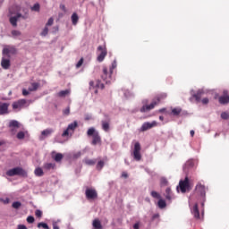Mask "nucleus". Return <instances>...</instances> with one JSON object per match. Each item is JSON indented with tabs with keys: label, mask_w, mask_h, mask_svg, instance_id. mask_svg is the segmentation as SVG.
<instances>
[{
	"label": "nucleus",
	"mask_w": 229,
	"mask_h": 229,
	"mask_svg": "<svg viewBox=\"0 0 229 229\" xmlns=\"http://www.w3.org/2000/svg\"><path fill=\"white\" fill-rule=\"evenodd\" d=\"M165 98H167V94L161 93L157 95L156 98L152 99V102L150 104H146L148 103V100L143 101L144 105L140 109V112H141V114H144L146 112H150V110H153L155 106H157V105H160L161 101H164Z\"/></svg>",
	"instance_id": "nucleus-1"
},
{
	"label": "nucleus",
	"mask_w": 229,
	"mask_h": 229,
	"mask_svg": "<svg viewBox=\"0 0 229 229\" xmlns=\"http://www.w3.org/2000/svg\"><path fill=\"white\" fill-rule=\"evenodd\" d=\"M115 67H117V62L114 61L109 68V72H108V68H106V66L103 67V73L101 75V78L103 80V81H105V83L108 84V83H112V74L114 72V69H115Z\"/></svg>",
	"instance_id": "nucleus-2"
},
{
	"label": "nucleus",
	"mask_w": 229,
	"mask_h": 229,
	"mask_svg": "<svg viewBox=\"0 0 229 229\" xmlns=\"http://www.w3.org/2000/svg\"><path fill=\"white\" fill-rule=\"evenodd\" d=\"M195 191H196V193L199 196V199L203 207L205 205V201H206V198H207V191H208V188H207L201 182H198L195 187Z\"/></svg>",
	"instance_id": "nucleus-3"
},
{
	"label": "nucleus",
	"mask_w": 229,
	"mask_h": 229,
	"mask_svg": "<svg viewBox=\"0 0 229 229\" xmlns=\"http://www.w3.org/2000/svg\"><path fill=\"white\" fill-rule=\"evenodd\" d=\"M88 137H92L91 144L97 146V144H101V136L99 132L96 131L94 127H91L87 131Z\"/></svg>",
	"instance_id": "nucleus-4"
},
{
	"label": "nucleus",
	"mask_w": 229,
	"mask_h": 229,
	"mask_svg": "<svg viewBox=\"0 0 229 229\" xmlns=\"http://www.w3.org/2000/svg\"><path fill=\"white\" fill-rule=\"evenodd\" d=\"M108 55V50L106 49V44L104 43L97 47V60L98 62H103Z\"/></svg>",
	"instance_id": "nucleus-5"
},
{
	"label": "nucleus",
	"mask_w": 229,
	"mask_h": 229,
	"mask_svg": "<svg viewBox=\"0 0 229 229\" xmlns=\"http://www.w3.org/2000/svg\"><path fill=\"white\" fill-rule=\"evenodd\" d=\"M177 191H181V192H182V194H185V192H187V191H191V189H192L191 187V182L189 181V177L186 176L184 180H181L179 182V185L177 186Z\"/></svg>",
	"instance_id": "nucleus-6"
},
{
	"label": "nucleus",
	"mask_w": 229,
	"mask_h": 229,
	"mask_svg": "<svg viewBox=\"0 0 229 229\" xmlns=\"http://www.w3.org/2000/svg\"><path fill=\"white\" fill-rule=\"evenodd\" d=\"M6 174L7 176H23L24 178L28 176V173L21 167L10 169L6 172Z\"/></svg>",
	"instance_id": "nucleus-7"
},
{
	"label": "nucleus",
	"mask_w": 229,
	"mask_h": 229,
	"mask_svg": "<svg viewBox=\"0 0 229 229\" xmlns=\"http://www.w3.org/2000/svg\"><path fill=\"white\" fill-rule=\"evenodd\" d=\"M140 143L139 141H137L134 144V148L132 151V156L134 160H136L137 162H140L141 158H142V155L140 154Z\"/></svg>",
	"instance_id": "nucleus-8"
},
{
	"label": "nucleus",
	"mask_w": 229,
	"mask_h": 229,
	"mask_svg": "<svg viewBox=\"0 0 229 229\" xmlns=\"http://www.w3.org/2000/svg\"><path fill=\"white\" fill-rule=\"evenodd\" d=\"M86 199H98V191L95 189L88 188L85 191Z\"/></svg>",
	"instance_id": "nucleus-9"
},
{
	"label": "nucleus",
	"mask_w": 229,
	"mask_h": 229,
	"mask_svg": "<svg viewBox=\"0 0 229 229\" xmlns=\"http://www.w3.org/2000/svg\"><path fill=\"white\" fill-rule=\"evenodd\" d=\"M9 128L12 135H15V133H17V130L21 128V123H19L17 120H12L9 123Z\"/></svg>",
	"instance_id": "nucleus-10"
},
{
	"label": "nucleus",
	"mask_w": 229,
	"mask_h": 229,
	"mask_svg": "<svg viewBox=\"0 0 229 229\" xmlns=\"http://www.w3.org/2000/svg\"><path fill=\"white\" fill-rule=\"evenodd\" d=\"M27 103L26 99H20L13 103V110H21L26 106Z\"/></svg>",
	"instance_id": "nucleus-11"
},
{
	"label": "nucleus",
	"mask_w": 229,
	"mask_h": 229,
	"mask_svg": "<svg viewBox=\"0 0 229 229\" xmlns=\"http://www.w3.org/2000/svg\"><path fill=\"white\" fill-rule=\"evenodd\" d=\"M158 123L157 121H153L152 123L146 122L142 124L140 128V131H148V130H151V128H155V126H157Z\"/></svg>",
	"instance_id": "nucleus-12"
},
{
	"label": "nucleus",
	"mask_w": 229,
	"mask_h": 229,
	"mask_svg": "<svg viewBox=\"0 0 229 229\" xmlns=\"http://www.w3.org/2000/svg\"><path fill=\"white\" fill-rule=\"evenodd\" d=\"M78 128V122H73L70 123L67 127V129L63 132L62 137H68L69 131H74Z\"/></svg>",
	"instance_id": "nucleus-13"
},
{
	"label": "nucleus",
	"mask_w": 229,
	"mask_h": 229,
	"mask_svg": "<svg viewBox=\"0 0 229 229\" xmlns=\"http://www.w3.org/2000/svg\"><path fill=\"white\" fill-rule=\"evenodd\" d=\"M17 53V49L14 47L7 46L3 49V55L10 57V55H15Z\"/></svg>",
	"instance_id": "nucleus-14"
},
{
	"label": "nucleus",
	"mask_w": 229,
	"mask_h": 229,
	"mask_svg": "<svg viewBox=\"0 0 229 229\" xmlns=\"http://www.w3.org/2000/svg\"><path fill=\"white\" fill-rule=\"evenodd\" d=\"M223 96L218 98L220 105H228L229 103V94L228 90H224Z\"/></svg>",
	"instance_id": "nucleus-15"
},
{
	"label": "nucleus",
	"mask_w": 229,
	"mask_h": 229,
	"mask_svg": "<svg viewBox=\"0 0 229 229\" xmlns=\"http://www.w3.org/2000/svg\"><path fill=\"white\" fill-rule=\"evenodd\" d=\"M191 214L195 219H201V216L199 215V208H198V203H195L193 208H191Z\"/></svg>",
	"instance_id": "nucleus-16"
},
{
	"label": "nucleus",
	"mask_w": 229,
	"mask_h": 229,
	"mask_svg": "<svg viewBox=\"0 0 229 229\" xmlns=\"http://www.w3.org/2000/svg\"><path fill=\"white\" fill-rule=\"evenodd\" d=\"M10 106V104L8 103H0V115H6V114H9L8 107Z\"/></svg>",
	"instance_id": "nucleus-17"
},
{
	"label": "nucleus",
	"mask_w": 229,
	"mask_h": 229,
	"mask_svg": "<svg viewBox=\"0 0 229 229\" xmlns=\"http://www.w3.org/2000/svg\"><path fill=\"white\" fill-rule=\"evenodd\" d=\"M101 124H102V130L103 131H105L106 132L110 131V119L102 120Z\"/></svg>",
	"instance_id": "nucleus-18"
},
{
	"label": "nucleus",
	"mask_w": 229,
	"mask_h": 229,
	"mask_svg": "<svg viewBox=\"0 0 229 229\" xmlns=\"http://www.w3.org/2000/svg\"><path fill=\"white\" fill-rule=\"evenodd\" d=\"M21 17H22V14L18 13L16 16H12L10 18V22L12 24V26H13V28H17V21H19V19H21Z\"/></svg>",
	"instance_id": "nucleus-19"
},
{
	"label": "nucleus",
	"mask_w": 229,
	"mask_h": 229,
	"mask_svg": "<svg viewBox=\"0 0 229 229\" xmlns=\"http://www.w3.org/2000/svg\"><path fill=\"white\" fill-rule=\"evenodd\" d=\"M164 196L167 201L173 200V191H171V188L168 187L165 189Z\"/></svg>",
	"instance_id": "nucleus-20"
},
{
	"label": "nucleus",
	"mask_w": 229,
	"mask_h": 229,
	"mask_svg": "<svg viewBox=\"0 0 229 229\" xmlns=\"http://www.w3.org/2000/svg\"><path fill=\"white\" fill-rule=\"evenodd\" d=\"M203 94H205V92L201 89H199L197 93L192 95V98H194L197 103H199V101H201V98H203Z\"/></svg>",
	"instance_id": "nucleus-21"
},
{
	"label": "nucleus",
	"mask_w": 229,
	"mask_h": 229,
	"mask_svg": "<svg viewBox=\"0 0 229 229\" xmlns=\"http://www.w3.org/2000/svg\"><path fill=\"white\" fill-rule=\"evenodd\" d=\"M55 167H56L55 163H45L43 165V169H45V171H51V169H55Z\"/></svg>",
	"instance_id": "nucleus-22"
},
{
	"label": "nucleus",
	"mask_w": 229,
	"mask_h": 229,
	"mask_svg": "<svg viewBox=\"0 0 229 229\" xmlns=\"http://www.w3.org/2000/svg\"><path fill=\"white\" fill-rule=\"evenodd\" d=\"M1 66L3 69H10V59L2 58Z\"/></svg>",
	"instance_id": "nucleus-23"
},
{
	"label": "nucleus",
	"mask_w": 229,
	"mask_h": 229,
	"mask_svg": "<svg viewBox=\"0 0 229 229\" xmlns=\"http://www.w3.org/2000/svg\"><path fill=\"white\" fill-rule=\"evenodd\" d=\"M31 87L29 88V92H35L36 90H38V87H40V83L38 82H32Z\"/></svg>",
	"instance_id": "nucleus-24"
},
{
	"label": "nucleus",
	"mask_w": 229,
	"mask_h": 229,
	"mask_svg": "<svg viewBox=\"0 0 229 229\" xmlns=\"http://www.w3.org/2000/svg\"><path fill=\"white\" fill-rule=\"evenodd\" d=\"M92 225L94 229H103V225H101V221H99V219L93 220Z\"/></svg>",
	"instance_id": "nucleus-25"
},
{
	"label": "nucleus",
	"mask_w": 229,
	"mask_h": 229,
	"mask_svg": "<svg viewBox=\"0 0 229 229\" xmlns=\"http://www.w3.org/2000/svg\"><path fill=\"white\" fill-rule=\"evenodd\" d=\"M78 21H80V17H78V13H73L72 15V22L73 26H76V24H78Z\"/></svg>",
	"instance_id": "nucleus-26"
},
{
	"label": "nucleus",
	"mask_w": 229,
	"mask_h": 229,
	"mask_svg": "<svg viewBox=\"0 0 229 229\" xmlns=\"http://www.w3.org/2000/svg\"><path fill=\"white\" fill-rule=\"evenodd\" d=\"M69 94H71V90L70 89H66V90H61L58 92L57 96L59 98H65V96H69Z\"/></svg>",
	"instance_id": "nucleus-27"
},
{
	"label": "nucleus",
	"mask_w": 229,
	"mask_h": 229,
	"mask_svg": "<svg viewBox=\"0 0 229 229\" xmlns=\"http://www.w3.org/2000/svg\"><path fill=\"white\" fill-rule=\"evenodd\" d=\"M34 174L35 176H42L44 174V170H42L41 167H37L35 170H34Z\"/></svg>",
	"instance_id": "nucleus-28"
},
{
	"label": "nucleus",
	"mask_w": 229,
	"mask_h": 229,
	"mask_svg": "<svg viewBox=\"0 0 229 229\" xmlns=\"http://www.w3.org/2000/svg\"><path fill=\"white\" fill-rule=\"evenodd\" d=\"M157 206L159 208H165L167 207V204L165 203V200L159 199L158 202H157Z\"/></svg>",
	"instance_id": "nucleus-29"
},
{
	"label": "nucleus",
	"mask_w": 229,
	"mask_h": 229,
	"mask_svg": "<svg viewBox=\"0 0 229 229\" xmlns=\"http://www.w3.org/2000/svg\"><path fill=\"white\" fill-rule=\"evenodd\" d=\"M51 133H53V129H47L42 131L41 135L42 137H49V135H51Z\"/></svg>",
	"instance_id": "nucleus-30"
},
{
	"label": "nucleus",
	"mask_w": 229,
	"mask_h": 229,
	"mask_svg": "<svg viewBox=\"0 0 229 229\" xmlns=\"http://www.w3.org/2000/svg\"><path fill=\"white\" fill-rule=\"evenodd\" d=\"M150 196L152 198H154L155 199H160L162 198V196L160 195V193L157 192L156 191H152L150 192Z\"/></svg>",
	"instance_id": "nucleus-31"
},
{
	"label": "nucleus",
	"mask_w": 229,
	"mask_h": 229,
	"mask_svg": "<svg viewBox=\"0 0 229 229\" xmlns=\"http://www.w3.org/2000/svg\"><path fill=\"white\" fill-rule=\"evenodd\" d=\"M64 159V155L62 153H57L55 154L54 160L55 162H62V160Z\"/></svg>",
	"instance_id": "nucleus-32"
},
{
	"label": "nucleus",
	"mask_w": 229,
	"mask_h": 229,
	"mask_svg": "<svg viewBox=\"0 0 229 229\" xmlns=\"http://www.w3.org/2000/svg\"><path fill=\"white\" fill-rule=\"evenodd\" d=\"M38 228L50 229L49 225L44 222H40L38 224Z\"/></svg>",
	"instance_id": "nucleus-33"
},
{
	"label": "nucleus",
	"mask_w": 229,
	"mask_h": 229,
	"mask_svg": "<svg viewBox=\"0 0 229 229\" xmlns=\"http://www.w3.org/2000/svg\"><path fill=\"white\" fill-rule=\"evenodd\" d=\"M173 115H180L182 114V108H174L172 109Z\"/></svg>",
	"instance_id": "nucleus-34"
},
{
	"label": "nucleus",
	"mask_w": 229,
	"mask_h": 229,
	"mask_svg": "<svg viewBox=\"0 0 229 229\" xmlns=\"http://www.w3.org/2000/svg\"><path fill=\"white\" fill-rule=\"evenodd\" d=\"M32 12H40V4L37 3L31 7Z\"/></svg>",
	"instance_id": "nucleus-35"
},
{
	"label": "nucleus",
	"mask_w": 229,
	"mask_h": 229,
	"mask_svg": "<svg viewBox=\"0 0 229 229\" xmlns=\"http://www.w3.org/2000/svg\"><path fill=\"white\" fill-rule=\"evenodd\" d=\"M16 137L19 139V140H22V139L26 137V133H24V131H19Z\"/></svg>",
	"instance_id": "nucleus-36"
},
{
	"label": "nucleus",
	"mask_w": 229,
	"mask_h": 229,
	"mask_svg": "<svg viewBox=\"0 0 229 229\" xmlns=\"http://www.w3.org/2000/svg\"><path fill=\"white\" fill-rule=\"evenodd\" d=\"M85 164H87V165H96V159H86Z\"/></svg>",
	"instance_id": "nucleus-37"
},
{
	"label": "nucleus",
	"mask_w": 229,
	"mask_h": 229,
	"mask_svg": "<svg viewBox=\"0 0 229 229\" xmlns=\"http://www.w3.org/2000/svg\"><path fill=\"white\" fill-rule=\"evenodd\" d=\"M104 166H105V162L104 161H98V163L97 164V169L98 171H101V169H103Z\"/></svg>",
	"instance_id": "nucleus-38"
},
{
	"label": "nucleus",
	"mask_w": 229,
	"mask_h": 229,
	"mask_svg": "<svg viewBox=\"0 0 229 229\" xmlns=\"http://www.w3.org/2000/svg\"><path fill=\"white\" fill-rule=\"evenodd\" d=\"M47 33H49V29L46 26L42 32L40 33L41 37H47Z\"/></svg>",
	"instance_id": "nucleus-39"
},
{
	"label": "nucleus",
	"mask_w": 229,
	"mask_h": 229,
	"mask_svg": "<svg viewBox=\"0 0 229 229\" xmlns=\"http://www.w3.org/2000/svg\"><path fill=\"white\" fill-rule=\"evenodd\" d=\"M21 205L20 201H15L13 203V208H21Z\"/></svg>",
	"instance_id": "nucleus-40"
},
{
	"label": "nucleus",
	"mask_w": 229,
	"mask_h": 229,
	"mask_svg": "<svg viewBox=\"0 0 229 229\" xmlns=\"http://www.w3.org/2000/svg\"><path fill=\"white\" fill-rule=\"evenodd\" d=\"M221 118L224 119L225 121H227V119H229V114L226 112H223L221 114Z\"/></svg>",
	"instance_id": "nucleus-41"
},
{
	"label": "nucleus",
	"mask_w": 229,
	"mask_h": 229,
	"mask_svg": "<svg viewBox=\"0 0 229 229\" xmlns=\"http://www.w3.org/2000/svg\"><path fill=\"white\" fill-rule=\"evenodd\" d=\"M27 223H30V225L35 223V217H33L32 216H28Z\"/></svg>",
	"instance_id": "nucleus-42"
},
{
	"label": "nucleus",
	"mask_w": 229,
	"mask_h": 229,
	"mask_svg": "<svg viewBox=\"0 0 229 229\" xmlns=\"http://www.w3.org/2000/svg\"><path fill=\"white\" fill-rule=\"evenodd\" d=\"M83 65V57H81L76 64V69H80Z\"/></svg>",
	"instance_id": "nucleus-43"
},
{
	"label": "nucleus",
	"mask_w": 229,
	"mask_h": 229,
	"mask_svg": "<svg viewBox=\"0 0 229 229\" xmlns=\"http://www.w3.org/2000/svg\"><path fill=\"white\" fill-rule=\"evenodd\" d=\"M12 36L13 37H21V31H19V30H13L12 31Z\"/></svg>",
	"instance_id": "nucleus-44"
},
{
	"label": "nucleus",
	"mask_w": 229,
	"mask_h": 229,
	"mask_svg": "<svg viewBox=\"0 0 229 229\" xmlns=\"http://www.w3.org/2000/svg\"><path fill=\"white\" fill-rule=\"evenodd\" d=\"M54 22H55V20L53 18L48 19V21L46 24L47 28V26H53Z\"/></svg>",
	"instance_id": "nucleus-45"
},
{
	"label": "nucleus",
	"mask_w": 229,
	"mask_h": 229,
	"mask_svg": "<svg viewBox=\"0 0 229 229\" xmlns=\"http://www.w3.org/2000/svg\"><path fill=\"white\" fill-rule=\"evenodd\" d=\"M96 87H98V89H105V84L101 83V81H98Z\"/></svg>",
	"instance_id": "nucleus-46"
},
{
	"label": "nucleus",
	"mask_w": 229,
	"mask_h": 229,
	"mask_svg": "<svg viewBox=\"0 0 229 229\" xmlns=\"http://www.w3.org/2000/svg\"><path fill=\"white\" fill-rule=\"evenodd\" d=\"M63 112L64 115H69L71 114V107H66Z\"/></svg>",
	"instance_id": "nucleus-47"
},
{
	"label": "nucleus",
	"mask_w": 229,
	"mask_h": 229,
	"mask_svg": "<svg viewBox=\"0 0 229 229\" xmlns=\"http://www.w3.org/2000/svg\"><path fill=\"white\" fill-rule=\"evenodd\" d=\"M0 201H2V203H4V205H8V203H10V199H0Z\"/></svg>",
	"instance_id": "nucleus-48"
},
{
	"label": "nucleus",
	"mask_w": 229,
	"mask_h": 229,
	"mask_svg": "<svg viewBox=\"0 0 229 229\" xmlns=\"http://www.w3.org/2000/svg\"><path fill=\"white\" fill-rule=\"evenodd\" d=\"M35 216H36L37 217H42V212H41L39 209H37V210L35 211Z\"/></svg>",
	"instance_id": "nucleus-49"
},
{
	"label": "nucleus",
	"mask_w": 229,
	"mask_h": 229,
	"mask_svg": "<svg viewBox=\"0 0 229 229\" xmlns=\"http://www.w3.org/2000/svg\"><path fill=\"white\" fill-rule=\"evenodd\" d=\"M201 103H202V105H208L209 100H208V98H203V99L201 100Z\"/></svg>",
	"instance_id": "nucleus-50"
},
{
	"label": "nucleus",
	"mask_w": 229,
	"mask_h": 229,
	"mask_svg": "<svg viewBox=\"0 0 229 229\" xmlns=\"http://www.w3.org/2000/svg\"><path fill=\"white\" fill-rule=\"evenodd\" d=\"M22 95L23 96H29L30 95V91H28L26 89H22Z\"/></svg>",
	"instance_id": "nucleus-51"
},
{
	"label": "nucleus",
	"mask_w": 229,
	"mask_h": 229,
	"mask_svg": "<svg viewBox=\"0 0 229 229\" xmlns=\"http://www.w3.org/2000/svg\"><path fill=\"white\" fill-rule=\"evenodd\" d=\"M161 185H167V180L166 179H162L161 180Z\"/></svg>",
	"instance_id": "nucleus-52"
},
{
	"label": "nucleus",
	"mask_w": 229,
	"mask_h": 229,
	"mask_svg": "<svg viewBox=\"0 0 229 229\" xmlns=\"http://www.w3.org/2000/svg\"><path fill=\"white\" fill-rule=\"evenodd\" d=\"M133 228H134V229H140V224H139V223L134 224V225H133Z\"/></svg>",
	"instance_id": "nucleus-53"
},
{
	"label": "nucleus",
	"mask_w": 229,
	"mask_h": 229,
	"mask_svg": "<svg viewBox=\"0 0 229 229\" xmlns=\"http://www.w3.org/2000/svg\"><path fill=\"white\" fill-rule=\"evenodd\" d=\"M53 229H60V226L56 223L53 224Z\"/></svg>",
	"instance_id": "nucleus-54"
},
{
	"label": "nucleus",
	"mask_w": 229,
	"mask_h": 229,
	"mask_svg": "<svg viewBox=\"0 0 229 229\" xmlns=\"http://www.w3.org/2000/svg\"><path fill=\"white\" fill-rule=\"evenodd\" d=\"M122 178H128V174L126 172L122 173Z\"/></svg>",
	"instance_id": "nucleus-55"
},
{
	"label": "nucleus",
	"mask_w": 229,
	"mask_h": 229,
	"mask_svg": "<svg viewBox=\"0 0 229 229\" xmlns=\"http://www.w3.org/2000/svg\"><path fill=\"white\" fill-rule=\"evenodd\" d=\"M89 89H94V81H89Z\"/></svg>",
	"instance_id": "nucleus-56"
},
{
	"label": "nucleus",
	"mask_w": 229,
	"mask_h": 229,
	"mask_svg": "<svg viewBox=\"0 0 229 229\" xmlns=\"http://www.w3.org/2000/svg\"><path fill=\"white\" fill-rule=\"evenodd\" d=\"M157 217H160V215L155 214L153 215L152 219H157Z\"/></svg>",
	"instance_id": "nucleus-57"
},
{
	"label": "nucleus",
	"mask_w": 229,
	"mask_h": 229,
	"mask_svg": "<svg viewBox=\"0 0 229 229\" xmlns=\"http://www.w3.org/2000/svg\"><path fill=\"white\" fill-rule=\"evenodd\" d=\"M187 165H190V167H192V165H194V163H192V161H188Z\"/></svg>",
	"instance_id": "nucleus-58"
},
{
	"label": "nucleus",
	"mask_w": 229,
	"mask_h": 229,
	"mask_svg": "<svg viewBox=\"0 0 229 229\" xmlns=\"http://www.w3.org/2000/svg\"><path fill=\"white\" fill-rule=\"evenodd\" d=\"M163 112H165V108L159 109L160 114H163Z\"/></svg>",
	"instance_id": "nucleus-59"
},
{
	"label": "nucleus",
	"mask_w": 229,
	"mask_h": 229,
	"mask_svg": "<svg viewBox=\"0 0 229 229\" xmlns=\"http://www.w3.org/2000/svg\"><path fill=\"white\" fill-rule=\"evenodd\" d=\"M80 157H81V152L77 153V158H80Z\"/></svg>",
	"instance_id": "nucleus-60"
},
{
	"label": "nucleus",
	"mask_w": 229,
	"mask_h": 229,
	"mask_svg": "<svg viewBox=\"0 0 229 229\" xmlns=\"http://www.w3.org/2000/svg\"><path fill=\"white\" fill-rule=\"evenodd\" d=\"M190 133L191 137H194V131H191Z\"/></svg>",
	"instance_id": "nucleus-61"
},
{
	"label": "nucleus",
	"mask_w": 229,
	"mask_h": 229,
	"mask_svg": "<svg viewBox=\"0 0 229 229\" xmlns=\"http://www.w3.org/2000/svg\"><path fill=\"white\" fill-rule=\"evenodd\" d=\"M159 121H164V116H159Z\"/></svg>",
	"instance_id": "nucleus-62"
},
{
	"label": "nucleus",
	"mask_w": 229,
	"mask_h": 229,
	"mask_svg": "<svg viewBox=\"0 0 229 229\" xmlns=\"http://www.w3.org/2000/svg\"><path fill=\"white\" fill-rule=\"evenodd\" d=\"M4 144V141H0V146H3Z\"/></svg>",
	"instance_id": "nucleus-63"
},
{
	"label": "nucleus",
	"mask_w": 229,
	"mask_h": 229,
	"mask_svg": "<svg viewBox=\"0 0 229 229\" xmlns=\"http://www.w3.org/2000/svg\"><path fill=\"white\" fill-rule=\"evenodd\" d=\"M62 9L65 12V5H63Z\"/></svg>",
	"instance_id": "nucleus-64"
}]
</instances>
